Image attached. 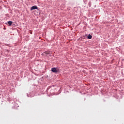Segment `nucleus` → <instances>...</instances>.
Here are the masks:
<instances>
[{
  "mask_svg": "<svg viewBox=\"0 0 124 124\" xmlns=\"http://www.w3.org/2000/svg\"><path fill=\"white\" fill-rule=\"evenodd\" d=\"M51 71L54 73H57L59 71V68H51Z\"/></svg>",
  "mask_w": 124,
  "mask_h": 124,
  "instance_id": "f257e3e1",
  "label": "nucleus"
},
{
  "mask_svg": "<svg viewBox=\"0 0 124 124\" xmlns=\"http://www.w3.org/2000/svg\"><path fill=\"white\" fill-rule=\"evenodd\" d=\"M34 9H38V8L37 7V6L36 5H34V6H32L31 8V10H34Z\"/></svg>",
  "mask_w": 124,
  "mask_h": 124,
  "instance_id": "f03ea898",
  "label": "nucleus"
},
{
  "mask_svg": "<svg viewBox=\"0 0 124 124\" xmlns=\"http://www.w3.org/2000/svg\"><path fill=\"white\" fill-rule=\"evenodd\" d=\"M44 54H46V55H49V54H51V52L49 51H45L44 52Z\"/></svg>",
  "mask_w": 124,
  "mask_h": 124,
  "instance_id": "7ed1b4c3",
  "label": "nucleus"
},
{
  "mask_svg": "<svg viewBox=\"0 0 124 124\" xmlns=\"http://www.w3.org/2000/svg\"><path fill=\"white\" fill-rule=\"evenodd\" d=\"M87 37L88 39H92V38H93V36L91 35V34H89Z\"/></svg>",
  "mask_w": 124,
  "mask_h": 124,
  "instance_id": "20e7f679",
  "label": "nucleus"
},
{
  "mask_svg": "<svg viewBox=\"0 0 124 124\" xmlns=\"http://www.w3.org/2000/svg\"><path fill=\"white\" fill-rule=\"evenodd\" d=\"M8 24L9 25H10V26H11V25H12V24H13V22H12V21H8Z\"/></svg>",
  "mask_w": 124,
  "mask_h": 124,
  "instance_id": "39448f33",
  "label": "nucleus"
}]
</instances>
